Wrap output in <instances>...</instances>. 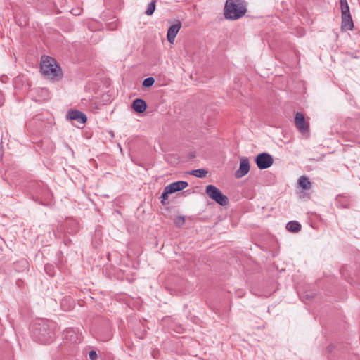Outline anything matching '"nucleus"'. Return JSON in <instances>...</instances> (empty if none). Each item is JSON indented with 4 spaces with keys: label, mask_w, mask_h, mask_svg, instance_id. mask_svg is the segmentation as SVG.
I'll use <instances>...</instances> for the list:
<instances>
[{
    "label": "nucleus",
    "mask_w": 360,
    "mask_h": 360,
    "mask_svg": "<svg viewBox=\"0 0 360 360\" xmlns=\"http://www.w3.org/2000/svg\"><path fill=\"white\" fill-rule=\"evenodd\" d=\"M248 12V3L245 0H226L224 7V18L229 20H236Z\"/></svg>",
    "instance_id": "1"
},
{
    "label": "nucleus",
    "mask_w": 360,
    "mask_h": 360,
    "mask_svg": "<svg viewBox=\"0 0 360 360\" xmlns=\"http://www.w3.org/2000/svg\"><path fill=\"white\" fill-rule=\"evenodd\" d=\"M40 72L49 79L58 80L62 78L63 73L56 60L52 57L44 56L40 63Z\"/></svg>",
    "instance_id": "2"
},
{
    "label": "nucleus",
    "mask_w": 360,
    "mask_h": 360,
    "mask_svg": "<svg viewBox=\"0 0 360 360\" xmlns=\"http://www.w3.org/2000/svg\"><path fill=\"white\" fill-rule=\"evenodd\" d=\"M205 193L207 196L215 201L221 206H226L229 205V200L226 195L215 186L209 184L206 186Z\"/></svg>",
    "instance_id": "3"
},
{
    "label": "nucleus",
    "mask_w": 360,
    "mask_h": 360,
    "mask_svg": "<svg viewBox=\"0 0 360 360\" xmlns=\"http://www.w3.org/2000/svg\"><path fill=\"white\" fill-rule=\"evenodd\" d=\"M255 162L259 169H265L273 165L274 158L270 154L264 152L255 157Z\"/></svg>",
    "instance_id": "4"
},
{
    "label": "nucleus",
    "mask_w": 360,
    "mask_h": 360,
    "mask_svg": "<svg viewBox=\"0 0 360 360\" xmlns=\"http://www.w3.org/2000/svg\"><path fill=\"white\" fill-rule=\"evenodd\" d=\"M30 329L32 331L34 335L46 336L49 335L47 333L49 326L45 320L39 319L33 322L30 325Z\"/></svg>",
    "instance_id": "5"
},
{
    "label": "nucleus",
    "mask_w": 360,
    "mask_h": 360,
    "mask_svg": "<svg viewBox=\"0 0 360 360\" xmlns=\"http://www.w3.org/2000/svg\"><path fill=\"white\" fill-rule=\"evenodd\" d=\"M295 125L302 134H305L309 131V124L306 122L304 115L302 112H297L295 113Z\"/></svg>",
    "instance_id": "6"
},
{
    "label": "nucleus",
    "mask_w": 360,
    "mask_h": 360,
    "mask_svg": "<svg viewBox=\"0 0 360 360\" xmlns=\"http://www.w3.org/2000/svg\"><path fill=\"white\" fill-rule=\"evenodd\" d=\"M67 119L71 120H76L80 124H84L87 121V117L86 115L78 110H70L68 111L67 115Z\"/></svg>",
    "instance_id": "7"
},
{
    "label": "nucleus",
    "mask_w": 360,
    "mask_h": 360,
    "mask_svg": "<svg viewBox=\"0 0 360 360\" xmlns=\"http://www.w3.org/2000/svg\"><path fill=\"white\" fill-rule=\"evenodd\" d=\"M250 165L248 158H243L240 159L239 169L236 172V178H241L246 175L250 171Z\"/></svg>",
    "instance_id": "8"
},
{
    "label": "nucleus",
    "mask_w": 360,
    "mask_h": 360,
    "mask_svg": "<svg viewBox=\"0 0 360 360\" xmlns=\"http://www.w3.org/2000/svg\"><path fill=\"white\" fill-rule=\"evenodd\" d=\"M181 25V21L177 20L176 24H174L169 27L167 33V39L169 43H174L175 37L180 30Z\"/></svg>",
    "instance_id": "9"
},
{
    "label": "nucleus",
    "mask_w": 360,
    "mask_h": 360,
    "mask_svg": "<svg viewBox=\"0 0 360 360\" xmlns=\"http://www.w3.org/2000/svg\"><path fill=\"white\" fill-rule=\"evenodd\" d=\"M341 29L344 31L352 30L354 28V22L350 13L341 15Z\"/></svg>",
    "instance_id": "10"
},
{
    "label": "nucleus",
    "mask_w": 360,
    "mask_h": 360,
    "mask_svg": "<svg viewBox=\"0 0 360 360\" xmlns=\"http://www.w3.org/2000/svg\"><path fill=\"white\" fill-rule=\"evenodd\" d=\"M188 186V184L187 181H178L171 183L170 184L167 185L166 187L168 188V190L172 193H174L175 192L182 191L183 189L186 188Z\"/></svg>",
    "instance_id": "11"
},
{
    "label": "nucleus",
    "mask_w": 360,
    "mask_h": 360,
    "mask_svg": "<svg viewBox=\"0 0 360 360\" xmlns=\"http://www.w3.org/2000/svg\"><path fill=\"white\" fill-rule=\"evenodd\" d=\"M131 107L136 112L143 113L147 108V104L143 99L136 98L132 102Z\"/></svg>",
    "instance_id": "12"
},
{
    "label": "nucleus",
    "mask_w": 360,
    "mask_h": 360,
    "mask_svg": "<svg viewBox=\"0 0 360 360\" xmlns=\"http://www.w3.org/2000/svg\"><path fill=\"white\" fill-rule=\"evenodd\" d=\"M298 185L303 190H309L311 186V183L309 178L305 176H302L298 180Z\"/></svg>",
    "instance_id": "13"
},
{
    "label": "nucleus",
    "mask_w": 360,
    "mask_h": 360,
    "mask_svg": "<svg viewBox=\"0 0 360 360\" xmlns=\"http://www.w3.org/2000/svg\"><path fill=\"white\" fill-rule=\"evenodd\" d=\"M286 229L292 233H297L301 230V224L297 221H290L287 224Z\"/></svg>",
    "instance_id": "14"
},
{
    "label": "nucleus",
    "mask_w": 360,
    "mask_h": 360,
    "mask_svg": "<svg viewBox=\"0 0 360 360\" xmlns=\"http://www.w3.org/2000/svg\"><path fill=\"white\" fill-rule=\"evenodd\" d=\"M189 174L198 178H204L206 176L207 171L205 169H198L192 170Z\"/></svg>",
    "instance_id": "15"
},
{
    "label": "nucleus",
    "mask_w": 360,
    "mask_h": 360,
    "mask_svg": "<svg viewBox=\"0 0 360 360\" xmlns=\"http://www.w3.org/2000/svg\"><path fill=\"white\" fill-rule=\"evenodd\" d=\"M340 8H341V15L349 14L350 13L349 7L347 0H340Z\"/></svg>",
    "instance_id": "16"
},
{
    "label": "nucleus",
    "mask_w": 360,
    "mask_h": 360,
    "mask_svg": "<svg viewBox=\"0 0 360 360\" xmlns=\"http://www.w3.org/2000/svg\"><path fill=\"white\" fill-rule=\"evenodd\" d=\"M155 3H156V0H153L148 5V8L145 12V13L148 15V16H150L153 14L155 10Z\"/></svg>",
    "instance_id": "17"
},
{
    "label": "nucleus",
    "mask_w": 360,
    "mask_h": 360,
    "mask_svg": "<svg viewBox=\"0 0 360 360\" xmlns=\"http://www.w3.org/2000/svg\"><path fill=\"white\" fill-rule=\"evenodd\" d=\"M172 194V193L168 190V188L165 186L163 191V193H162L160 196L161 202L162 205H167L168 204V202L167 200H168V195Z\"/></svg>",
    "instance_id": "18"
},
{
    "label": "nucleus",
    "mask_w": 360,
    "mask_h": 360,
    "mask_svg": "<svg viewBox=\"0 0 360 360\" xmlns=\"http://www.w3.org/2000/svg\"><path fill=\"white\" fill-rule=\"evenodd\" d=\"M64 338H73L77 335V331L73 328H69L63 332Z\"/></svg>",
    "instance_id": "19"
},
{
    "label": "nucleus",
    "mask_w": 360,
    "mask_h": 360,
    "mask_svg": "<svg viewBox=\"0 0 360 360\" xmlns=\"http://www.w3.org/2000/svg\"><path fill=\"white\" fill-rule=\"evenodd\" d=\"M155 83V79L152 77H147L143 81V86L145 88L151 87Z\"/></svg>",
    "instance_id": "20"
},
{
    "label": "nucleus",
    "mask_w": 360,
    "mask_h": 360,
    "mask_svg": "<svg viewBox=\"0 0 360 360\" xmlns=\"http://www.w3.org/2000/svg\"><path fill=\"white\" fill-rule=\"evenodd\" d=\"M174 223L176 226L180 227L185 223V218L182 216H178L174 219Z\"/></svg>",
    "instance_id": "21"
},
{
    "label": "nucleus",
    "mask_w": 360,
    "mask_h": 360,
    "mask_svg": "<svg viewBox=\"0 0 360 360\" xmlns=\"http://www.w3.org/2000/svg\"><path fill=\"white\" fill-rule=\"evenodd\" d=\"M45 271L50 276H53L55 274L54 267L52 264H46L44 266Z\"/></svg>",
    "instance_id": "22"
},
{
    "label": "nucleus",
    "mask_w": 360,
    "mask_h": 360,
    "mask_svg": "<svg viewBox=\"0 0 360 360\" xmlns=\"http://www.w3.org/2000/svg\"><path fill=\"white\" fill-rule=\"evenodd\" d=\"M89 358L91 360H96L97 359V354L95 351H91L89 352Z\"/></svg>",
    "instance_id": "23"
},
{
    "label": "nucleus",
    "mask_w": 360,
    "mask_h": 360,
    "mask_svg": "<svg viewBox=\"0 0 360 360\" xmlns=\"http://www.w3.org/2000/svg\"><path fill=\"white\" fill-rule=\"evenodd\" d=\"M16 285L19 287V288H22L23 285H24V281L22 280V279H18L16 281Z\"/></svg>",
    "instance_id": "24"
},
{
    "label": "nucleus",
    "mask_w": 360,
    "mask_h": 360,
    "mask_svg": "<svg viewBox=\"0 0 360 360\" xmlns=\"http://www.w3.org/2000/svg\"><path fill=\"white\" fill-rule=\"evenodd\" d=\"M25 264H27V262L26 261L23 262Z\"/></svg>",
    "instance_id": "25"
},
{
    "label": "nucleus",
    "mask_w": 360,
    "mask_h": 360,
    "mask_svg": "<svg viewBox=\"0 0 360 360\" xmlns=\"http://www.w3.org/2000/svg\"><path fill=\"white\" fill-rule=\"evenodd\" d=\"M191 157H192V158H194V157H195V155H194L193 154H191Z\"/></svg>",
    "instance_id": "26"
}]
</instances>
